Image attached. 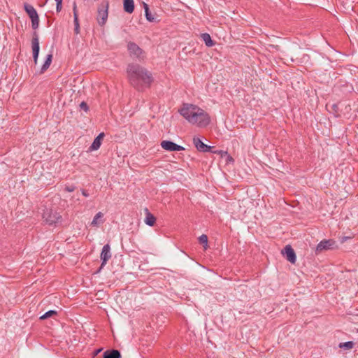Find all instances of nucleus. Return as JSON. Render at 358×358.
<instances>
[{
	"mask_svg": "<svg viewBox=\"0 0 358 358\" xmlns=\"http://www.w3.org/2000/svg\"><path fill=\"white\" fill-rule=\"evenodd\" d=\"M179 111L189 123L199 128L206 127L210 122V115L195 105L184 104Z\"/></svg>",
	"mask_w": 358,
	"mask_h": 358,
	"instance_id": "f257e3e1",
	"label": "nucleus"
},
{
	"mask_svg": "<svg viewBox=\"0 0 358 358\" xmlns=\"http://www.w3.org/2000/svg\"><path fill=\"white\" fill-rule=\"evenodd\" d=\"M127 74L131 85L137 88L149 86L153 80L146 69H129Z\"/></svg>",
	"mask_w": 358,
	"mask_h": 358,
	"instance_id": "f03ea898",
	"label": "nucleus"
},
{
	"mask_svg": "<svg viewBox=\"0 0 358 358\" xmlns=\"http://www.w3.org/2000/svg\"><path fill=\"white\" fill-rule=\"evenodd\" d=\"M109 2L103 1L98 6L96 20L100 26H103L108 16Z\"/></svg>",
	"mask_w": 358,
	"mask_h": 358,
	"instance_id": "7ed1b4c3",
	"label": "nucleus"
},
{
	"mask_svg": "<svg viewBox=\"0 0 358 358\" xmlns=\"http://www.w3.org/2000/svg\"><path fill=\"white\" fill-rule=\"evenodd\" d=\"M43 217L46 222L50 224H56L60 222L62 220V216L56 211L52 210H47L44 212Z\"/></svg>",
	"mask_w": 358,
	"mask_h": 358,
	"instance_id": "20e7f679",
	"label": "nucleus"
},
{
	"mask_svg": "<svg viewBox=\"0 0 358 358\" xmlns=\"http://www.w3.org/2000/svg\"><path fill=\"white\" fill-rule=\"evenodd\" d=\"M31 45H32V51H33V57L35 64H36V61L38 57L39 54V41H38V36L36 31L34 32L33 38L31 40Z\"/></svg>",
	"mask_w": 358,
	"mask_h": 358,
	"instance_id": "39448f33",
	"label": "nucleus"
},
{
	"mask_svg": "<svg viewBox=\"0 0 358 358\" xmlns=\"http://www.w3.org/2000/svg\"><path fill=\"white\" fill-rule=\"evenodd\" d=\"M161 146L167 151H182L185 150L182 146L178 145L169 141H162L161 142Z\"/></svg>",
	"mask_w": 358,
	"mask_h": 358,
	"instance_id": "423d86ee",
	"label": "nucleus"
},
{
	"mask_svg": "<svg viewBox=\"0 0 358 358\" xmlns=\"http://www.w3.org/2000/svg\"><path fill=\"white\" fill-rule=\"evenodd\" d=\"M127 49L131 55H133L138 58H141L143 53V50L134 42L128 43Z\"/></svg>",
	"mask_w": 358,
	"mask_h": 358,
	"instance_id": "0eeeda50",
	"label": "nucleus"
},
{
	"mask_svg": "<svg viewBox=\"0 0 358 358\" xmlns=\"http://www.w3.org/2000/svg\"><path fill=\"white\" fill-rule=\"evenodd\" d=\"M111 257L110 247L108 244L105 245L101 252L100 258L102 261L101 268L107 263Z\"/></svg>",
	"mask_w": 358,
	"mask_h": 358,
	"instance_id": "6e6552de",
	"label": "nucleus"
},
{
	"mask_svg": "<svg viewBox=\"0 0 358 358\" xmlns=\"http://www.w3.org/2000/svg\"><path fill=\"white\" fill-rule=\"evenodd\" d=\"M334 242L331 240H324L322 241L316 248L317 252H321L323 250H327L332 248Z\"/></svg>",
	"mask_w": 358,
	"mask_h": 358,
	"instance_id": "1a4fd4ad",
	"label": "nucleus"
},
{
	"mask_svg": "<svg viewBox=\"0 0 358 358\" xmlns=\"http://www.w3.org/2000/svg\"><path fill=\"white\" fill-rule=\"evenodd\" d=\"M283 254L285 255L287 259L291 263H294L296 262V255L294 250L289 245H286Z\"/></svg>",
	"mask_w": 358,
	"mask_h": 358,
	"instance_id": "9d476101",
	"label": "nucleus"
},
{
	"mask_svg": "<svg viewBox=\"0 0 358 358\" xmlns=\"http://www.w3.org/2000/svg\"><path fill=\"white\" fill-rule=\"evenodd\" d=\"M103 216L104 214L102 212L97 213L91 222L90 225L94 227H99L104 222Z\"/></svg>",
	"mask_w": 358,
	"mask_h": 358,
	"instance_id": "9b49d317",
	"label": "nucleus"
},
{
	"mask_svg": "<svg viewBox=\"0 0 358 358\" xmlns=\"http://www.w3.org/2000/svg\"><path fill=\"white\" fill-rule=\"evenodd\" d=\"M24 9L31 20L38 17V15L36 10V9L31 5H30L27 3H24Z\"/></svg>",
	"mask_w": 358,
	"mask_h": 358,
	"instance_id": "f8f14e48",
	"label": "nucleus"
},
{
	"mask_svg": "<svg viewBox=\"0 0 358 358\" xmlns=\"http://www.w3.org/2000/svg\"><path fill=\"white\" fill-rule=\"evenodd\" d=\"M193 143L196 148V149L199 151L205 152L207 151L210 147L203 143L201 140L198 137L193 138Z\"/></svg>",
	"mask_w": 358,
	"mask_h": 358,
	"instance_id": "ddd939ff",
	"label": "nucleus"
},
{
	"mask_svg": "<svg viewBox=\"0 0 358 358\" xmlns=\"http://www.w3.org/2000/svg\"><path fill=\"white\" fill-rule=\"evenodd\" d=\"M103 137H104L103 133L99 134V136L94 140L92 144L91 145V146L90 148V150H98L101 145V141L103 139Z\"/></svg>",
	"mask_w": 358,
	"mask_h": 358,
	"instance_id": "4468645a",
	"label": "nucleus"
},
{
	"mask_svg": "<svg viewBox=\"0 0 358 358\" xmlns=\"http://www.w3.org/2000/svg\"><path fill=\"white\" fill-rule=\"evenodd\" d=\"M124 10L128 13H132L134 10V0H123Z\"/></svg>",
	"mask_w": 358,
	"mask_h": 358,
	"instance_id": "2eb2a0df",
	"label": "nucleus"
},
{
	"mask_svg": "<svg viewBox=\"0 0 358 358\" xmlns=\"http://www.w3.org/2000/svg\"><path fill=\"white\" fill-rule=\"evenodd\" d=\"M121 355L118 350H107L103 353V358H120Z\"/></svg>",
	"mask_w": 358,
	"mask_h": 358,
	"instance_id": "dca6fc26",
	"label": "nucleus"
},
{
	"mask_svg": "<svg viewBox=\"0 0 358 358\" xmlns=\"http://www.w3.org/2000/svg\"><path fill=\"white\" fill-rule=\"evenodd\" d=\"M144 9H145V17H146L147 20L149 22H157L156 17H155L154 15L150 11L148 4L144 3Z\"/></svg>",
	"mask_w": 358,
	"mask_h": 358,
	"instance_id": "f3484780",
	"label": "nucleus"
},
{
	"mask_svg": "<svg viewBox=\"0 0 358 358\" xmlns=\"http://www.w3.org/2000/svg\"><path fill=\"white\" fill-rule=\"evenodd\" d=\"M201 38L203 41L205 42L206 45L208 47H212L215 44L210 36L208 33L202 34Z\"/></svg>",
	"mask_w": 358,
	"mask_h": 358,
	"instance_id": "a211bd4d",
	"label": "nucleus"
},
{
	"mask_svg": "<svg viewBox=\"0 0 358 358\" xmlns=\"http://www.w3.org/2000/svg\"><path fill=\"white\" fill-rule=\"evenodd\" d=\"M156 221V218L148 210H146V217L145 222L149 226H153Z\"/></svg>",
	"mask_w": 358,
	"mask_h": 358,
	"instance_id": "6ab92c4d",
	"label": "nucleus"
},
{
	"mask_svg": "<svg viewBox=\"0 0 358 358\" xmlns=\"http://www.w3.org/2000/svg\"><path fill=\"white\" fill-rule=\"evenodd\" d=\"M199 241L200 243L203 245L204 250H207L208 245V236L205 234H203L199 236Z\"/></svg>",
	"mask_w": 358,
	"mask_h": 358,
	"instance_id": "aec40b11",
	"label": "nucleus"
},
{
	"mask_svg": "<svg viewBox=\"0 0 358 358\" xmlns=\"http://www.w3.org/2000/svg\"><path fill=\"white\" fill-rule=\"evenodd\" d=\"M73 18H74L73 22H74V25H75L74 31L76 34H78L80 31V25H79V22H78V14H76V16Z\"/></svg>",
	"mask_w": 358,
	"mask_h": 358,
	"instance_id": "412c9836",
	"label": "nucleus"
},
{
	"mask_svg": "<svg viewBox=\"0 0 358 358\" xmlns=\"http://www.w3.org/2000/svg\"><path fill=\"white\" fill-rule=\"evenodd\" d=\"M57 314V312L55 310H49L46 312L44 315H41L40 317L41 320H45L47 318H49L53 315H55Z\"/></svg>",
	"mask_w": 358,
	"mask_h": 358,
	"instance_id": "4be33fe9",
	"label": "nucleus"
},
{
	"mask_svg": "<svg viewBox=\"0 0 358 358\" xmlns=\"http://www.w3.org/2000/svg\"><path fill=\"white\" fill-rule=\"evenodd\" d=\"M52 59V55L51 54H48L46 56V59L41 67H49L51 64Z\"/></svg>",
	"mask_w": 358,
	"mask_h": 358,
	"instance_id": "5701e85b",
	"label": "nucleus"
},
{
	"mask_svg": "<svg viewBox=\"0 0 358 358\" xmlns=\"http://www.w3.org/2000/svg\"><path fill=\"white\" fill-rule=\"evenodd\" d=\"M31 27L33 29L36 30L38 28L39 26V17H36L31 20Z\"/></svg>",
	"mask_w": 358,
	"mask_h": 358,
	"instance_id": "b1692460",
	"label": "nucleus"
},
{
	"mask_svg": "<svg viewBox=\"0 0 358 358\" xmlns=\"http://www.w3.org/2000/svg\"><path fill=\"white\" fill-rule=\"evenodd\" d=\"M353 346H354V343L351 341L342 343L339 345L340 348H345L347 349H352L353 348Z\"/></svg>",
	"mask_w": 358,
	"mask_h": 358,
	"instance_id": "393cba45",
	"label": "nucleus"
},
{
	"mask_svg": "<svg viewBox=\"0 0 358 358\" xmlns=\"http://www.w3.org/2000/svg\"><path fill=\"white\" fill-rule=\"evenodd\" d=\"M222 157L224 158L227 164L232 163L234 162V159L231 156L227 154V152H224Z\"/></svg>",
	"mask_w": 358,
	"mask_h": 358,
	"instance_id": "a878e982",
	"label": "nucleus"
},
{
	"mask_svg": "<svg viewBox=\"0 0 358 358\" xmlns=\"http://www.w3.org/2000/svg\"><path fill=\"white\" fill-rule=\"evenodd\" d=\"M56 1V10L57 12H60L62 8V0H55Z\"/></svg>",
	"mask_w": 358,
	"mask_h": 358,
	"instance_id": "bb28decb",
	"label": "nucleus"
},
{
	"mask_svg": "<svg viewBox=\"0 0 358 358\" xmlns=\"http://www.w3.org/2000/svg\"><path fill=\"white\" fill-rule=\"evenodd\" d=\"M80 107L83 109L84 110L87 111V109H88V107L87 106V104L85 103V102H82L80 104Z\"/></svg>",
	"mask_w": 358,
	"mask_h": 358,
	"instance_id": "cd10ccee",
	"label": "nucleus"
},
{
	"mask_svg": "<svg viewBox=\"0 0 358 358\" xmlns=\"http://www.w3.org/2000/svg\"><path fill=\"white\" fill-rule=\"evenodd\" d=\"M73 17H75L76 14H78V13H77V6H76V2L73 3Z\"/></svg>",
	"mask_w": 358,
	"mask_h": 358,
	"instance_id": "c85d7f7f",
	"label": "nucleus"
},
{
	"mask_svg": "<svg viewBox=\"0 0 358 358\" xmlns=\"http://www.w3.org/2000/svg\"><path fill=\"white\" fill-rule=\"evenodd\" d=\"M164 169L166 171H170L171 169H172V165L171 164H168L167 165H166Z\"/></svg>",
	"mask_w": 358,
	"mask_h": 358,
	"instance_id": "c756f323",
	"label": "nucleus"
},
{
	"mask_svg": "<svg viewBox=\"0 0 358 358\" xmlns=\"http://www.w3.org/2000/svg\"><path fill=\"white\" fill-rule=\"evenodd\" d=\"M66 190H67V191H69V192H72V191H73V189H74L73 187H66Z\"/></svg>",
	"mask_w": 358,
	"mask_h": 358,
	"instance_id": "7c9ffc66",
	"label": "nucleus"
},
{
	"mask_svg": "<svg viewBox=\"0 0 358 358\" xmlns=\"http://www.w3.org/2000/svg\"><path fill=\"white\" fill-rule=\"evenodd\" d=\"M83 196H85L86 197L88 196V194L84 190L83 191Z\"/></svg>",
	"mask_w": 358,
	"mask_h": 358,
	"instance_id": "2f4dec72",
	"label": "nucleus"
}]
</instances>
